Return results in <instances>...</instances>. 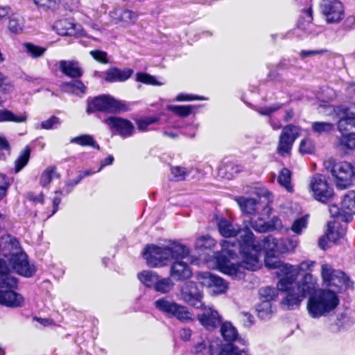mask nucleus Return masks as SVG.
<instances>
[{"label":"nucleus","mask_w":355,"mask_h":355,"mask_svg":"<svg viewBox=\"0 0 355 355\" xmlns=\"http://www.w3.org/2000/svg\"><path fill=\"white\" fill-rule=\"evenodd\" d=\"M9 182L6 175L0 173V200L6 196Z\"/></svg>","instance_id":"56"},{"label":"nucleus","mask_w":355,"mask_h":355,"mask_svg":"<svg viewBox=\"0 0 355 355\" xmlns=\"http://www.w3.org/2000/svg\"><path fill=\"white\" fill-rule=\"evenodd\" d=\"M191 336V330L190 329L184 328L180 331V337L182 340L187 341Z\"/></svg>","instance_id":"64"},{"label":"nucleus","mask_w":355,"mask_h":355,"mask_svg":"<svg viewBox=\"0 0 355 355\" xmlns=\"http://www.w3.org/2000/svg\"><path fill=\"white\" fill-rule=\"evenodd\" d=\"M218 228L220 235L225 238L239 236L236 243L239 246L241 259L247 263L248 267L252 268L257 266L256 252H254L252 255L250 252L252 250L250 244L252 241L253 233L248 227L241 228L239 225L222 218L218 223Z\"/></svg>","instance_id":"2"},{"label":"nucleus","mask_w":355,"mask_h":355,"mask_svg":"<svg viewBox=\"0 0 355 355\" xmlns=\"http://www.w3.org/2000/svg\"><path fill=\"white\" fill-rule=\"evenodd\" d=\"M258 316L266 320L272 315V304L270 302H262L257 307Z\"/></svg>","instance_id":"46"},{"label":"nucleus","mask_w":355,"mask_h":355,"mask_svg":"<svg viewBox=\"0 0 355 355\" xmlns=\"http://www.w3.org/2000/svg\"><path fill=\"white\" fill-rule=\"evenodd\" d=\"M189 253L186 246L173 242L164 247L149 245L145 248L143 255L147 265L153 268L165 265V261L170 259H184Z\"/></svg>","instance_id":"4"},{"label":"nucleus","mask_w":355,"mask_h":355,"mask_svg":"<svg viewBox=\"0 0 355 355\" xmlns=\"http://www.w3.org/2000/svg\"><path fill=\"white\" fill-rule=\"evenodd\" d=\"M202 309H203V313L198 315V319L202 326L207 329H212L221 323L222 318L217 311L211 306L204 305Z\"/></svg>","instance_id":"23"},{"label":"nucleus","mask_w":355,"mask_h":355,"mask_svg":"<svg viewBox=\"0 0 355 355\" xmlns=\"http://www.w3.org/2000/svg\"><path fill=\"white\" fill-rule=\"evenodd\" d=\"M342 208L347 211L343 220L345 222L352 220V214H355V191H349L345 194L342 201Z\"/></svg>","instance_id":"27"},{"label":"nucleus","mask_w":355,"mask_h":355,"mask_svg":"<svg viewBox=\"0 0 355 355\" xmlns=\"http://www.w3.org/2000/svg\"><path fill=\"white\" fill-rule=\"evenodd\" d=\"M128 110L127 104L119 101L110 95H101L88 101L87 112L93 113L96 111L116 113L125 112Z\"/></svg>","instance_id":"12"},{"label":"nucleus","mask_w":355,"mask_h":355,"mask_svg":"<svg viewBox=\"0 0 355 355\" xmlns=\"http://www.w3.org/2000/svg\"><path fill=\"white\" fill-rule=\"evenodd\" d=\"M60 123L58 117L53 116L47 120L41 123V128L45 130H50L57 127Z\"/></svg>","instance_id":"52"},{"label":"nucleus","mask_w":355,"mask_h":355,"mask_svg":"<svg viewBox=\"0 0 355 355\" xmlns=\"http://www.w3.org/2000/svg\"><path fill=\"white\" fill-rule=\"evenodd\" d=\"M259 295L263 299V302H270V301L274 300L277 297V292L275 288L267 286L259 290Z\"/></svg>","instance_id":"47"},{"label":"nucleus","mask_w":355,"mask_h":355,"mask_svg":"<svg viewBox=\"0 0 355 355\" xmlns=\"http://www.w3.org/2000/svg\"><path fill=\"white\" fill-rule=\"evenodd\" d=\"M12 89L8 78L0 71V92H9Z\"/></svg>","instance_id":"55"},{"label":"nucleus","mask_w":355,"mask_h":355,"mask_svg":"<svg viewBox=\"0 0 355 355\" xmlns=\"http://www.w3.org/2000/svg\"><path fill=\"white\" fill-rule=\"evenodd\" d=\"M220 333L225 341L228 343L226 345H233L234 342L238 337V333L234 327L230 322H224L220 327Z\"/></svg>","instance_id":"29"},{"label":"nucleus","mask_w":355,"mask_h":355,"mask_svg":"<svg viewBox=\"0 0 355 355\" xmlns=\"http://www.w3.org/2000/svg\"><path fill=\"white\" fill-rule=\"evenodd\" d=\"M268 223L270 225V230H282L283 227L282 220L277 217H274Z\"/></svg>","instance_id":"62"},{"label":"nucleus","mask_w":355,"mask_h":355,"mask_svg":"<svg viewBox=\"0 0 355 355\" xmlns=\"http://www.w3.org/2000/svg\"><path fill=\"white\" fill-rule=\"evenodd\" d=\"M242 171V167L231 163L223 164L218 168V175L223 178L230 180L234 175Z\"/></svg>","instance_id":"28"},{"label":"nucleus","mask_w":355,"mask_h":355,"mask_svg":"<svg viewBox=\"0 0 355 355\" xmlns=\"http://www.w3.org/2000/svg\"><path fill=\"white\" fill-rule=\"evenodd\" d=\"M24 46L27 54L33 58L42 57L46 51V48L31 43H26Z\"/></svg>","instance_id":"41"},{"label":"nucleus","mask_w":355,"mask_h":355,"mask_svg":"<svg viewBox=\"0 0 355 355\" xmlns=\"http://www.w3.org/2000/svg\"><path fill=\"white\" fill-rule=\"evenodd\" d=\"M215 245V241L209 236L199 237L196 241V248H211Z\"/></svg>","instance_id":"49"},{"label":"nucleus","mask_w":355,"mask_h":355,"mask_svg":"<svg viewBox=\"0 0 355 355\" xmlns=\"http://www.w3.org/2000/svg\"><path fill=\"white\" fill-rule=\"evenodd\" d=\"M297 238H291L279 240V253H285L294 250L298 245Z\"/></svg>","instance_id":"40"},{"label":"nucleus","mask_w":355,"mask_h":355,"mask_svg":"<svg viewBox=\"0 0 355 355\" xmlns=\"http://www.w3.org/2000/svg\"><path fill=\"white\" fill-rule=\"evenodd\" d=\"M197 278L202 285L210 288L211 291L216 295L225 293L228 288L227 282L209 272H200Z\"/></svg>","instance_id":"17"},{"label":"nucleus","mask_w":355,"mask_h":355,"mask_svg":"<svg viewBox=\"0 0 355 355\" xmlns=\"http://www.w3.org/2000/svg\"><path fill=\"white\" fill-rule=\"evenodd\" d=\"M154 304L157 309L168 318H174L181 322H191L193 320V315L186 306L168 297H161L157 300Z\"/></svg>","instance_id":"11"},{"label":"nucleus","mask_w":355,"mask_h":355,"mask_svg":"<svg viewBox=\"0 0 355 355\" xmlns=\"http://www.w3.org/2000/svg\"><path fill=\"white\" fill-rule=\"evenodd\" d=\"M133 69L130 68L119 69L111 67L105 71V80L109 83L124 82L133 74Z\"/></svg>","instance_id":"25"},{"label":"nucleus","mask_w":355,"mask_h":355,"mask_svg":"<svg viewBox=\"0 0 355 355\" xmlns=\"http://www.w3.org/2000/svg\"><path fill=\"white\" fill-rule=\"evenodd\" d=\"M34 3L40 7L51 8L55 4V0H33Z\"/></svg>","instance_id":"60"},{"label":"nucleus","mask_w":355,"mask_h":355,"mask_svg":"<svg viewBox=\"0 0 355 355\" xmlns=\"http://www.w3.org/2000/svg\"><path fill=\"white\" fill-rule=\"evenodd\" d=\"M12 12V8L9 6H0V22L6 17H9Z\"/></svg>","instance_id":"61"},{"label":"nucleus","mask_w":355,"mask_h":355,"mask_svg":"<svg viewBox=\"0 0 355 355\" xmlns=\"http://www.w3.org/2000/svg\"><path fill=\"white\" fill-rule=\"evenodd\" d=\"M111 23L120 24L122 27L128 28L134 25L138 14L131 10L115 8L109 13Z\"/></svg>","instance_id":"20"},{"label":"nucleus","mask_w":355,"mask_h":355,"mask_svg":"<svg viewBox=\"0 0 355 355\" xmlns=\"http://www.w3.org/2000/svg\"><path fill=\"white\" fill-rule=\"evenodd\" d=\"M182 259H175L170 268V276L177 281H182L189 279L192 275V272L189 265L182 261Z\"/></svg>","instance_id":"24"},{"label":"nucleus","mask_w":355,"mask_h":355,"mask_svg":"<svg viewBox=\"0 0 355 355\" xmlns=\"http://www.w3.org/2000/svg\"><path fill=\"white\" fill-rule=\"evenodd\" d=\"M355 107H337L334 111L338 119V128L343 133L340 146L350 150L355 149Z\"/></svg>","instance_id":"8"},{"label":"nucleus","mask_w":355,"mask_h":355,"mask_svg":"<svg viewBox=\"0 0 355 355\" xmlns=\"http://www.w3.org/2000/svg\"><path fill=\"white\" fill-rule=\"evenodd\" d=\"M136 81L150 85L161 86L164 85V83L158 81L155 76L143 72L136 73Z\"/></svg>","instance_id":"42"},{"label":"nucleus","mask_w":355,"mask_h":355,"mask_svg":"<svg viewBox=\"0 0 355 355\" xmlns=\"http://www.w3.org/2000/svg\"><path fill=\"white\" fill-rule=\"evenodd\" d=\"M23 27L24 21L22 18L12 12L9 16L8 30L12 33H19L22 31Z\"/></svg>","instance_id":"37"},{"label":"nucleus","mask_w":355,"mask_h":355,"mask_svg":"<svg viewBox=\"0 0 355 355\" xmlns=\"http://www.w3.org/2000/svg\"><path fill=\"white\" fill-rule=\"evenodd\" d=\"M207 98L203 96H193L190 94H179L176 98V101H191L194 100H206Z\"/></svg>","instance_id":"57"},{"label":"nucleus","mask_w":355,"mask_h":355,"mask_svg":"<svg viewBox=\"0 0 355 355\" xmlns=\"http://www.w3.org/2000/svg\"><path fill=\"white\" fill-rule=\"evenodd\" d=\"M174 285V282L170 277L162 278L159 276L153 288L157 292L168 293L173 290Z\"/></svg>","instance_id":"34"},{"label":"nucleus","mask_w":355,"mask_h":355,"mask_svg":"<svg viewBox=\"0 0 355 355\" xmlns=\"http://www.w3.org/2000/svg\"><path fill=\"white\" fill-rule=\"evenodd\" d=\"M194 352L196 355H250L248 349H239L234 345H223L218 338L196 344Z\"/></svg>","instance_id":"10"},{"label":"nucleus","mask_w":355,"mask_h":355,"mask_svg":"<svg viewBox=\"0 0 355 355\" xmlns=\"http://www.w3.org/2000/svg\"><path fill=\"white\" fill-rule=\"evenodd\" d=\"M320 10L328 24H338L345 17V10L339 0H322Z\"/></svg>","instance_id":"14"},{"label":"nucleus","mask_w":355,"mask_h":355,"mask_svg":"<svg viewBox=\"0 0 355 355\" xmlns=\"http://www.w3.org/2000/svg\"><path fill=\"white\" fill-rule=\"evenodd\" d=\"M324 166L331 174L336 187L340 189L349 187L355 178V168L349 162H337L335 159L329 158L324 162Z\"/></svg>","instance_id":"9"},{"label":"nucleus","mask_w":355,"mask_h":355,"mask_svg":"<svg viewBox=\"0 0 355 355\" xmlns=\"http://www.w3.org/2000/svg\"><path fill=\"white\" fill-rule=\"evenodd\" d=\"M60 71L66 76L77 78L83 75V71L79 63L73 60H61L59 62Z\"/></svg>","instance_id":"26"},{"label":"nucleus","mask_w":355,"mask_h":355,"mask_svg":"<svg viewBox=\"0 0 355 355\" xmlns=\"http://www.w3.org/2000/svg\"><path fill=\"white\" fill-rule=\"evenodd\" d=\"M182 299L190 305L200 309L203 307V293L200 291L195 282L186 283L181 289Z\"/></svg>","instance_id":"19"},{"label":"nucleus","mask_w":355,"mask_h":355,"mask_svg":"<svg viewBox=\"0 0 355 355\" xmlns=\"http://www.w3.org/2000/svg\"><path fill=\"white\" fill-rule=\"evenodd\" d=\"M195 108L193 105H168L167 110L173 112L175 114L181 116L186 117L189 116Z\"/></svg>","instance_id":"43"},{"label":"nucleus","mask_w":355,"mask_h":355,"mask_svg":"<svg viewBox=\"0 0 355 355\" xmlns=\"http://www.w3.org/2000/svg\"><path fill=\"white\" fill-rule=\"evenodd\" d=\"M291 171L289 169L283 168L280 171L277 178L278 183L290 193L294 191L293 186L291 183Z\"/></svg>","instance_id":"30"},{"label":"nucleus","mask_w":355,"mask_h":355,"mask_svg":"<svg viewBox=\"0 0 355 355\" xmlns=\"http://www.w3.org/2000/svg\"><path fill=\"white\" fill-rule=\"evenodd\" d=\"M258 217L256 219L255 217H252L250 221V225L256 232L260 233H264L270 231V225L266 222L265 216L268 215H257Z\"/></svg>","instance_id":"33"},{"label":"nucleus","mask_w":355,"mask_h":355,"mask_svg":"<svg viewBox=\"0 0 355 355\" xmlns=\"http://www.w3.org/2000/svg\"><path fill=\"white\" fill-rule=\"evenodd\" d=\"M55 166L47 167L44 172L42 173L40 178V184L45 187L51 183L53 177L59 178V174L56 173Z\"/></svg>","instance_id":"44"},{"label":"nucleus","mask_w":355,"mask_h":355,"mask_svg":"<svg viewBox=\"0 0 355 355\" xmlns=\"http://www.w3.org/2000/svg\"><path fill=\"white\" fill-rule=\"evenodd\" d=\"M90 55L94 60L101 63L106 64L108 62L107 53L102 51L94 50L90 51Z\"/></svg>","instance_id":"54"},{"label":"nucleus","mask_w":355,"mask_h":355,"mask_svg":"<svg viewBox=\"0 0 355 355\" xmlns=\"http://www.w3.org/2000/svg\"><path fill=\"white\" fill-rule=\"evenodd\" d=\"M345 230L340 225L334 223L332 226L329 223L328 225V230L327 232V240L332 242H337L340 238H343L345 235Z\"/></svg>","instance_id":"36"},{"label":"nucleus","mask_w":355,"mask_h":355,"mask_svg":"<svg viewBox=\"0 0 355 355\" xmlns=\"http://www.w3.org/2000/svg\"><path fill=\"white\" fill-rule=\"evenodd\" d=\"M157 120L154 118H147L137 121V127L139 130L146 131L148 126L155 123Z\"/></svg>","instance_id":"58"},{"label":"nucleus","mask_w":355,"mask_h":355,"mask_svg":"<svg viewBox=\"0 0 355 355\" xmlns=\"http://www.w3.org/2000/svg\"><path fill=\"white\" fill-rule=\"evenodd\" d=\"M159 275L151 270H144L137 274L139 280L148 288H154Z\"/></svg>","instance_id":"32"},{"label":"nucleus","mask_w":355,"mask_h":355,"mask_svg":"<svg viewBox=\"0 0 355 355\" xmlns=\"http://www.w3.org/2000/svg\"><path fill=\"white\" fill-rule=\"evenodd\" d=\"M27 116L25 113L17 115L8 110H0V122L22 123L25 122Z\"/></svg>","instance_id":"31"},{"label":"nucleus","mask_w":355,"mask_h":355,"mask_svg":"<svg viewBox=\"0 0 355 355\" xmlns=\"http://www.w3.org/2000/svg\"><path fill=\"white\" fill-rule=\"evenodd\" d=\"M80 181H81V180L80 179V178L78 176L77 179H76V180H69L65 184L66 193L67 194L69 193L72 191V189L76 185H77Z\"/></svg>","instance_id":"63"},{"label":"nucleus","mask_w":355,"mask_h":355,"mask_svg":"<svg viewBox=\"0 0 355 355\" xmlns=\"http://www.w3.org/2000/svg\"><path fill=\"white\" fill-rule=\"evenodd\" d=\"M53 28L60 35L78 37L83 34L81 25L68 19L58 20L55 22Z\"/></svg>","instance_id":"22"},{"label":"nucleus","mask_w":355,"mask_h":355,"mask_svg":"<svg viewBox=\"0 0 355 355\" xmlns=\"http://www.w3.org/2000/svg\"><path fill=\"white\" fill-rule=\"evenodd\" d=\"M250 245V248H252V250H250V254L253 255L254 252H256L255 255L257 259V266L252 268L248 267V265L243 259L238 263H232L223 256H220L217 258V263L219 270L225 274L240 278L242 277L245 269L254 271L261 267L260 256L262 250L266 252L265 261L268 258L273 259V261L275 259H278L277 257L270 255V253H279V240H277L272 236L265 237L261 241H255L253 235Z\"/></svg>","instance_id":"1"},{"label":"nucleus","mask_w":355,"mask_h":355,"mask_svg":"<svg viewBox=\"0 0 355 355\" xmlns=\"http://www.w3.org/2000/svg\"><path fill=\"white\" fill-rule=\"evenodd\" d=\"M317 288V279L312 275L305 274L302 280L295 282L293 287L288 291H282L288 293L282 300V305L287 310H293L300 307L307 295L312 294Z\"/></svg>","instance_id":"7"},{"label":"nucleus","mask_w":355,"mask_h":355,"mask_svg":"<svg viewBox=\"0 0 355 355\" xmlns=\"http://www.w3.org/2000/svg\"><path fill=\"white\" fill-rule=\"evenodd\" d=\"M31 149L26 146L19 154L15 160V173L19 172L28 162L30 158Z\"/></svg>","instance_id":"38"},{"label":"nucleus","mask_w":355,"mask_h":355,"mask_svg":"<svg viewBox=\"0 0 355 355\" xmlns=\"http://www.w3.org/2000/svg\"><path fill=\"white\" fill-rule=\"evenodd\" d=\"M339 303L340 300L335 292L321 289L309 297L306 308L311 318H320L334 311Z\"/></svg>","instance_id":"6"},{"label":"nucleus","mask_w":355,"mask_h":355,"mask_svg":"<svg viewBox=\"0 0 355 355\" xmlns=\"http://www.w3.org/2000/svg\"><path fill=\"white\" fill-rule=\"evenodd\" d=\"M300 135L299 126L288 125L284 127L279 138L277 153L282 156L289 155L295 141Z\"/></svg>","instance_id":"13"},{"label":"nucleus","mask_w":355,"mask_h":355,"mask_svg":"<svg viewBox=\"0 0 355 355\" xmlns=\"http://www.w3.org/2000/svg\"><path fill=\"white\" fill-rule=\"evenodd\" d=\"M171 171L173 178L177 181L184 180L188 175V171L184 168L180 166L172 167Z\"/></svg>","instance_id":"51"},{"label":"nucleus","mask_w":355,"mask_h":355,"mask_svg":"<svg viewBox=\"0 0 355 355\" xmlns=\"http://www.w3.org/2000/svg\"><path fill=\"white\" fill-rule=\"evenodd\" d=\"M327 52V50H302L300 53V57L304 58L309 56L322 55Z\"/></svg>","instance_id":"59"},{"label":"nucleus","mask_w":355,"mask_h":355,"mask_svg":"<svg viewBox=\"0 0 355 355\" xmlns=\"http://www.w3.org/2000/svg\"><path fill=\"white\" fill-rule=\"evenodd\" d=\"M63 85L66 88L71 89V92L76 95L83 94L86 92V87L80 80L65 83Z\"/></svg>","instance_id":"45"},{"label":"nucleus","mask_w":355,"mask_h":355,"mask_svg":"<svg viewBox=\"0 0 355 355\" xmlns=\"http://www.w3.org/2000/svg\"><path fill=\"white\" fill-rule=\"evenodd\" d=\"M315 146L309 139H303L300 145V151L303 154H311L314 152Z\"/></svg>","instance_id":"50"},{"label":"nucleus","mask_w":355,"mask_h":355,"mask_svg":"<svg viewBox=\"0 0 355 355\" xmlns=\"http://www.w3.org/2000/svg\"><path fill=\"white\" fill-rule=\"evenodd\" d=\"M309 189L312 191L314 198L322 202H327L334 196L333 189L322 175H315L311 178Z\"/></svg>","instance_id":"16"},{"label":"nucleus","mask_w":355,"mask_h":355,"mask_svg":"<svg viewBox=\"0 0 355 355\" xmlns=\"http://www.w3.org/2000/svg\"><path fill=\"white\" fill-rule=\"evenodd\" d=\"M236 201L242 212L245 215H252L254 217L259 214L269 215V208L254 198L239 197L236 198Z\"/></svg>","instance_id":"18"},{"label":"nucleus","mask_w":355,"mask_h":355,"mask_svg":"<svg viewBox=\"0 0 355 355\" xmlns=\"http://www.w3.org/2000/svg\"><path fill=\"white\" fill-rule=\"evenodd\" d=\"M282 107L281 104H274L268 107H260L257 110V111L261 114L263 116H270L272 113L277 112Z\"/></svg>","instance_id":"53"},{"label":"nucleus","mask_w":355,"mask_h":355,"mask_svg":"<svg viewBox=\"0 0 355 355\" xmlns=\"http://www.w3.org/2000/svg\"><path fill=\"white\" fill-rule=\"evenodd\" d=\"M266 266L270 268L276 269V275L279 278L277 287L279 291H288L293 287L295 282L300 272H306L310 274L313 268L315 266L313 261H304L298 265L286 263L279 259L268 258L266 261Z\"/></svg>","instance_id":"3"},{"label":"nucleus","mask_w":355,"mask_h":355,"mask_svg":"<svg viewBox=\"0 0 355 355\" xmlns=\"http://www.w3.org/2000/svg\"><path fill=\"white\" fill-rule=\"evenodd\" d=\"M3 255L9 261L12 269L19 275L31 277L35 274V266L30 264L26 254L21 249L17 239L8 237L5 241Z\"/></svg>","instance_id":"5"},{"label":"nucleus","mask_w":355,"mask_h":355,"mask_svg":"<svg viewBox=\"0 0 355 355\" xmlns=\"http://www.w3.org/2000/svg\"><path fill=\"white\" fill-rule=\"evenodd\" d=\"M104 123L124 138L130 137L135 130V127L130 121L121 117L110 116L104 120Z\"/></svg>","instance_id":"21"},{"label":"nucleus","mask_w":355,"mask_h":355,"mask_svg":"<svg viewBox=\"0 0 355 355\" xmlns=\"http://www.w3.org/2000/svg\"><path fill=\"white\" fill-rule=\"evenodd\" d=\"M313 132L318 135L329 134L334 129L333 123L324 121H315L311 123Z\"/></svg>","instance_id":"35"},{"label":"nucleus","mask_w":355,"mask_h":355,"mask_svg":"<svg viewBox=\"0 0 355 355\" xmlns=\"http://www.w3.org/2000/svg\"><path fill=\"white\" fill-rule=\"evenodd\" d=\"M71 143H74L82 146H89L94 148H99V146L95 141L94 137L89 135H83L71 139Z\"/></svg>","instance_id":"39"},{"label":"nucleus","mask_w":355,"mask_h":355,"mask_svg":"<svg viewBox=\"0 0 355 355\" xmlns=\"http://www.w3.org/2000/svg\"><path fill=\"white\" fill-rule=\"evenodd\" d=\"M321 275L323 281L328 286L335 287L338 291L343 287L350 286V281L345 274L340 270H334L328 264L322 266Z\"/></svg>","instance_id":"15"},{"label":"nucleus","mask_w":355,"mask_h":355,"mask_svg":"<svg viewBox=\"0 0 355 355\" xmlns=\"http://www.w3.org/2000/svg\"><path fill=\"white\" fill-rule=\"evenodd\" d=\"M308 221L306 216H303L296 219L290 230L296 234H301L304 230L307 227Z\"/></svg>","instance_id":"48"}]
</instances>
